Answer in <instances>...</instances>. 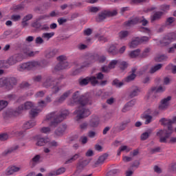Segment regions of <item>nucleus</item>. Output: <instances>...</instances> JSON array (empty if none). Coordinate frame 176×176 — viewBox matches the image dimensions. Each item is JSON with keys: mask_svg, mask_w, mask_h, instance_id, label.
I'll return each instance as SVG.
<instances>
[{"mask_svg": "<svg viewBox=\"0 0 176 176\" xmlns=\"http://www.w3.org/2000/svg\"><path fill=\"white\" fill-rule=\"evenodd\" d=\"M160 122L162 126H166L168 127V129L165 131V132L162 129L157 132V136L160 137V142L166 144V142H167V138H169L170 135H171L174 131L173 124V123H176V117H173L172 120L166 118H162L160 120Z\"/></svg>", "mask_w": 176, "mask_h": 176, "instance_id": "f257e3e1", "label": "nucleus"}, {"mask_svg": "<svg viewBox=\"0 0 176 176\" xmlns=\"http://www.w3.org/2000/svg\"><path fill=\"white\" fill-rule=\"evenodd\" d=\"M69 115L68 110H64L61 113L58 114L56 111L52 112L46 116L45 122H50V127H57L58 123H61L67 116Z\"/></svg>", "mask_w": 176, "mask_h": 176, "instance_id": "f03ea898", "label": "nucleus"}, {"mask_svg": "<svg viewBox=\"0 0 176 176\" xmlns=\"http://www.w3.org/2000/svg\"><path fill=\"white\" fill-rule=\"evenodd\" d=\"M49 65V62L46 60H32L25 63H21L17 67V69L20 72H23V71H31V69H34V68H45Z\"/></svg>", "mask_w": 176, "mask_h": 176, "instance_id": "7ed1b4c3", "label": "nucleus"}, {"mask_svg": "<svg viewBox=\"0 0 176 176\" xmlns=\"http://www.w3.org/2000/svg\"><path fill=\"white\" fill-rule=\"evenodd\" d=\"M64 79V76H60L59 78H54L52 76H48L45 81L43 83V86L46 89H49V87H52L53 93L56 94L57 92L61 90V86H60V83H61V80Z\"/></svg>", "mask_w": 176, "mask_h": 176, "instance_id": "20e7f679", "label": "nucleus"}, {"mask_svg": "<svg viewBox=\"0 0 176 176\" xmlns=\"http://www.w3.org/2000/svg\"><path fill=\"white\" fill-rule=\"evenodd\" d=\"M72 100L74 102L79 104L81 107H85V105L91 104V100L90 97L87 94L82 95L80 91H76L74 92L72 96Z\"/></svg>", "mask_w": 176, "mask_h": 176, "instance_id": "39448f33", "label": "nucleus"}, {"mask_svg": "<svg viewBox=\"0 0 176 176\" xmlns=\"http://www.w3.org/2000/svg\"><path fill=\"white\" fill-rule=\"evenodd\" d=\"M57 60L59 63L54 67L52 71L53 74H56L58 71L69 68V63L67 61V56L61 55L57 58Z\"/></svg>", "mask_w": 176, "mask_h": 176, "instance_id": "423d86ee", "label": "nucleus"}, {"mask_svg": "<svg viewBox=\"0 0 176 176\" xmlns=\"http://www.w3.org/2000/svg\"><path fill=\"white\" fill-rule=\"evenodd\" d=\"M17 85V80L14 77L0 78V87H6L7 90H12Z\"/></svg>", "mask_w": 176, "mask_h": 176, "instance_id": "0eeeda50", "label": "nucleus"}, {"mask_svg": "<svg viewBox=\"0 0 176 176\" xmlns=\"http://www.w3.org/2000/svg\"><path fill=\"white\" fill-rule=\"evenodd\" d=\"M74 115H77L76 117V120H80V119H85L91 115V111L90 109L84 107H78L77 110L74 112Z\"/></svg>", "mask_w": 176, "mask_h": 176, "instance_id": "6e6552de", "label": "nucleus"}, {"mask_svg": "<svg viewBox=\"0 0 176 176\" xmlns=\"http://www.w3.org/2000/svg\"><path fill=\"white\" fill-rule=\"evenodd\" d=\"M34 105V102L28 101L23 104L19 106L18 108H16V110L12 113V115H14V116H17V115L22 113L23 111H28V109H31Z\"/></svg>", "mask_w": 176, "mask_h": 176, "instance_id": "1a4fd4ad", "label": "nucleus"}, {"mask_svg": "<svg viewBox=\"0 0 176 176\" xmlns=\"http://www.w3.org/2000/svg\"><path fill=\"white\" fill-rule=\"evenodd\" d=\"M138 23H142V25L145 26L146 25V24H148V20L145 19H142L138 17H135L124 22V25L125 27H133V25H135V24H138Z\"/></svg>", "mask_w": 176, "mask_h": 176, "instance_id": "9d476101", "label": "nucleus"}, {"mask_svg": "<svg viewBox=\"0 0 176 176\" xmlns=\"http://www.w3.org/2000/svg\"><path fill=\"white\" fill-rule=\"evenodd\" d=\"M47 105V104L46 103V102L45 100L39 101L38 102V109H32L30 110V115L31 118L36 117L39 114V112H41V111H42V109L45 108V107H46Z\"/></svg>", "mask_w": 176, "mask_h": 176, "instance_id": "9b49d317", "label": "nucleus"}, {"mask_svg": "<svg viewBox=\"0 0 176 176\" xmlns=\"http://www.w3.org/2000/svg\"><path fill=\"white\" fill-rule=\"evenodd\" d=\"M118 14V12L116 10L113 11H108L105 10L99 14L98 20V21H102V20H105L107 17H109L111 16H116Z\"/></svg>", "mask_w": 176, "mask_h": 176, "instance_id": "f8f14e48", "label": "nucleus"}, {"mask_svg": "<svg viewBox=\"0 0 176 176\" xmlns=\"http://www.w3.org/2000/svg\"><path fill=\"white\" fill-rule=\"evenodd\" d=\"M166 90L165 87H163L162 86L159 87L157 88L156 87H151V90L148 91V95H147V98L149 100L153 96V93H163Z\"/></svg>", "mask_w": 176, "mask_h": 176, "instance_id": "ddd939ff", "label": "nucleus"}, {"mask_svg": "<svg viewBox=\"0 0 176 176\" xmlns=\"http://www.w3.org/2000/svg\"><path fill=\"white\" fill-rule=\"evenodd\" d=\"M90 127H98V124H100V118L97 116H91V119L89 121Z\"/></svg>", "mask_w": 176, "mask_h": 176, "instance_id": "4468645a", "label": "nucleus"}, {"mask_svg": "<svg viewBox=\"0 0 176 176\" xmlns=\"http://www.w3.org/2000/svg\"><path fill=\"white\" fill-rule=\"evenodd\" d=\"M72 93H74V91L72 89L66 91L65 93H63V95L60 96L59 98H58V100H56V102H59V104H62V102H64V101L67 100V98H68L69 96L72 94Z\"/></svg>", "mask_w": 176, "mask_h": 176, "instance_id": "2eb2a0df", "label": "nucleus"}, {"mask_svg": "<svg viewBox=\"0 0 176 176\" xmlns=\"http://www.w3.org/2000/svg\"><path fill=\"white\" fill-rule=\"evenodd\" d=\"M21 168L16 166H9L6 170V175H13L14 173H19Z\"/></svg>", "mask_w": 176, "mask_h": 176, "instance_id": "dca6fc26", "label": "nucleus"}, {"mask_svg": "<svg viewBox=\"0 0 176 176\" xmlns=\"http://www.w3.org/2000/svg\"><path fill=\"white\" fill-rule=\"evenodd\" d=\"M171 100V96H168L166 98L163 99L161 101V104L159 106V109H167L169 105V101Z\"/></svg>", "mask_w": 176, "mask_h": 176, "instance_id": "f3484780", "label": "nucleus"}, {"mask_svg": "<svg viewBox=\"0 0 176 176\" xmlns=\"http://www.w3.org/2000/svg\"><path fill=\"white\" fill-rule=\"evenodd\" d=\"M131 89L132 90L129 94V97H131V98H133V97H137V96H138L140 93H141V89L137 86L132 87Z\"/></svg>", "mask_w": 176, "mask_h": 176, "instance_id": "a211bd4d", "label": "nucleus"}, {"mask_svg": "<svg viewBox=\"0 0 176 176\" xmlns=\"http://www.w3.org/2000/svg\"><path fill=\"white\" fill-rule=\"evenodd\" d=\"M91 65V62L89 60L88 58H86L85 60L82 62V65L80 66V68L76 70V72H80L82 69L89 67Z\"/></svg>", "mask_w": 176, "mask_h": 176, "instance_id": "6ab92c4d", "label": "nucleus"}, {"mask_svg": "<svg viewBox=\"0 0 176 176\" xmlns=\"http://www.w3.org/2000/svg\"><path fill=\"white\" fill-rule=\"evenodd\" d=\"M137 67H133L132 73L125 78V82H131V80H134V79H135V77L137 76V75H135Z\"/></svg>", "mask_w": 176, "mask_h": 176, "instance_id": "aec40b11", "label": "nucleus"}, {"mask_svg": "<svg viewBox=\"0 0 176 176\" xmlns=\"http://www.w3.org/2000/svg\"><path fill=\"white\" fill-rule=\"evenodd\" d=\"M57 53H58V50L56 49H54L52 50H47L45 52V57L46 58H52V57H54Z\"/></svg>", "mask_w": 176, "mask_h": 176, "instance_id": "412c9836", "label": "nucleus"}, {"mask_svg": "<svg viewBox=\"0 0 176 176\" xmlns=\"http://www.w3.org/2000/svg\"><path fill=\"white\" fill-rule=\"evenodd\" d=\"M162 16H163V12H155L154 14L151 16V23H153L157 20H160V19H162Z\"/></svg>", "mask_w": 176, "mask_h": 176, "instance_id": "4be33fe9", "label": "nucleus"}, {"mask_svg": "<svg viewBox=\"0 0 176 176\" xmlns=\"http://www.w3.org/2000/svg\"><path fill=\"white\" fill-rule=\"evenodd\" d=\"M35 124H36V122H35V120H32L30 121L27 122L26 123H25L23 124V129H24V130H28L30 129H32V127H34V126H35Z\"/></svg>", "mask_w": 176, "mask_h": 176, "instance_id": "5701e85b", "label": "nucleus"}, {"mask_svg": "<svg viewBox=\"0 0 176 176\" xmlns=\"http://www.w3.org/2000/svg\"><path fill=\"white\" fill-rule=\"evenodd\" d=\"M88 58L89 63L91 64H93L94 63H96V61H98L99 55L98 54H93L87 57Z\"/></svg>", "mask_w": 176, "mask_h": 176, "instance_id": "b1692460", "label": "nucleus"}, {"mask_svg": "<svg viewBox=\"0 0 176 176\" xmlns=\"http://www.w3.org/2000/svg\"><path fill=\"white\" fill-rule=\"evenodd\" d=\"M32 17H34V15H32V14H28L25 15L23 18L22 25L23 27L28 25V23H27V21H30V20H32Z\"/></svg>", "mask_w": 176, "mask_h": 176, "instance_id": "393cba45", "label": "nucleus"}, {"mask_svg": "<svg viewBox=\"0 0 176 176\" xmlns=\"http://www.w3.org/2000/svg\"><path fill=\"white\" fill-rule=\"evenodd\" d=\"M6 61V65H8V68L12 65H14V64H17V61L16 60V58H14V56H10L8 60Z\"/></svg>", "mask_w": 176, "mask_h": 176, "instance_id": "a878e982", "label": "nucleus"}, {"mask_svg": "<svg viewBox=\"0 0 176 176\" xmlns=\"http://www.w3.org/2000/svg\"><path fill=\"white\" fill-rule=\"evenodd\" d=\"M141 43L140 42V37L135 38L134 40H133L129 46L131 49H134L138 46V45H140Z\"/></svg>", "mask_w": 176, "mask_h": 176, "instance_id": "bb28decb", "label": "nucleus"}, {"mask_svg": "<svg viewBox=\"0 0 176 176\" xmlns=\"http://www.w3.org/2000/svg\"><path fill=\"white\" fill-rule=\"evenodd\" d=\"M131 149L129 148L127 146H121L117 151L118 156H120L122 152H124V151L128 153L130 152Z\"/></svg>", "mask_w": 176, "mask_h": 176, "instance_id": "cd10ccee", "label": "nucleus"}, {"mask_svg": "<svg viewBox=\"0 0 176 176\" xmlns=\"http://www.w3.org/2000/svg\"><path fill=\"white\" fill-rule=\"evenodd\" d=\"M65 130H67V125H61L59 128L57 129L56 131H55V134H56V135H61V134H63Z\"/></svg>", "mask_w": 176, "mask_h": 176, "instance_id": "c85d7f7f", "label": "nucleus"}, {"mask_svg": "<svg viewBox=\"0 0 176 176\" xmlns=\"http://www.w3.org/2000/svg\"><path fill=\"white\" fill-rule=\"evenodd\" d=\"M47 139L48 138H39L37 140V142L36 143V145H37V146H43L45 145H47Z\"/></svg>", "mask_w": 176, "mask_h": 176, "instance_id": "c756f323", "label": "nucleus"}, {"mask_svg": "<svg viewBox=\"0 0 176 176\" xmlns=\"http://www.w3.org/2000/svg\"><path fill=\"white\" fill-rule=\"evenodd\" d=\"M142 118L143 119L145 120V124H149V123L152 122V120L153 119V117H152V116H149L148 114L146 113L143 114Z\"/></svg>", "mask_w": 176, "mask_h": 176, "instance_id": "7c9ffc66", "label": "nucleus"}, {"mask_svg": "<svg viewBox=\"0 0 176 176\" xmlns=\"http://www.w3.org/2000/svg\"><path fill=\"white\" fill-rule=\"evenodd\" d=\"M162 67H163V65L160 63L152 67L149 71L150 74H155L157 71L162 69Z\"/></svg>", "mask_w": 176, "mask_h": 176, "instance_id": "2f4dec72", "label": "nucleus"}, {"mask_svg": "<svg viewBox=\"0 0 176 176\" xmlns=\"http://www.w3.org/2000/svg\"><path fill=\"white\" fill-rule=\"evenodd\" d=\"M78 83L80 86H87L89 85V76L85 78H80L78 80Z\"/></svg>", "mask_w": 176, "mask_h": 176, "instance_id": "473e14b6", "label": "nucleus"}, {"mask_svg": "<svg viewBox=\"0 0 176 176\" xmlns=\"http://www.w3.org/2000/svg\"><path fill=\"white\" fill-rule=\"evenodd\" d=\"M54 36V32H45L42 34L43 39H45V41H49L51 38H53Z\"/></svg>", "mask_w": 176, "mask_h": 176, "instance_id": "72a5a7b5", "label": "nucleus"}, {"mask_svg": "<svg viewBox=\"0 0 176 176\" xmlns=\"http://www.w3.org/2000/svg\"><path fill=\"white\" fill-rule=\"evenodd\" d=\"M89 81L91 86L98 85V80H97V78L94 76H89Z\"/></svg>", "mask_w": 176, "mask_h": 176, "instance_id": "f704fd0d", "label": "nucleus"}, {"mask_svg": "<svg viewBox=\"0 0 176 176\" xmlns=\"http://www.w3.org/2000/svg\"><path fill=\"white\" fill-rule=\"evenodd\" d=\"M47 142V146L48 148H53V147H56L58 146V143L56 142L55 140L50 141V139L48 138Z\"/></svg>", "mask_w": 176, "mask_h": 176, "instance_id": "c9c22d12", "label": "nucleus"}, {"mask_svg": "<svg viewBox=\"0 0 176 176\" xmlns=\"http://www.w3.org/2000/svg\"><path fill=\"white\" fill-rule=\"evenodd\" d=\"M141 50L140 49L133 50L129 53V56L131 58H135V57H138L140 56V53Z\"/></svg>", "mask_w": 176, "mask_h": 176, "instance_id": "e433bc0d", "label": "nucleus"}, {"mask_svg": "<svg viewBox=\"0 0 176 176\" xmlns=\"http://www.w3.org/2000/svg\"><path fill=\"white\" fill-rule=\"evenodd\" d=\"M157 63H162V61H166L167 60V56L166 55H158L155 58Z\"/></svg>", "mask_w": 176, "mask_h": 176, "instance_id": "4c0bfd02", "label": "nucleus"}, {"mask_svg": "<svg viewBox=\"0 0 176 176\" xmlns=\"http://www.w3.org/2000/svg\"><path fill=\"white\" fill-rule=\"evenodd\" d=\"M118 36L120 39H124V38H127L129 36V31L122 30L119 32Z\"/></svg>", "mask_w": 176, "mask_h": 176, "instance_id": "58836bf2", "label": "nucleus"}, {"mask_svg": "<svg viewBox=\"0 0 176 176\" xmlns=\"http://www.w3.org/2000/svg\"><path fill=\"white\" fill-rule=\"evenodd\" d=\"M108 157L107 154H104L103 155H101L99 157L98 161H97V164H102L105 160H107V158Z\"/></svg>", "mask_w": 176, "mask_h": 176, "instance_id": "ea45409f", "label": "nucleus"}, {"mask_svg": "<svg viewBox=\"0 0 176 176\" xmlns=\"http://www.w3.org/2000/svg\"><path fill=\"white\" fill-rule=\"evenodd\" d=\"M168 36H171V34H169L168 36H165L163 40L161 41V43H164V45L165 46H166V45H168L170 43H171V40L173 38H168Z\"/></svg>", "mask_w": 176, "mask_h": 176, "instance_id": "a19ab883", "label": "nucleus"}, {"mask_svg": "<svg viewBox=\"0 0 176 176\" xmlns=\"http://www.w3.org/2000/svg\"><path fill=\"white\" fill-rule=\"evenodd\" d=\"M14 57L16 63H20V61H23V60L24 58V56L22 53L14 54Z\"/></svg>", "mask_w": 176, "mask_h": 176, "instance_id": "79ce46f5", "label": "nucleus"}, {"mask_svg": "<svg viewBox=\"0 0 176 176\" xmlns=\"http://www.w3.org/2000/svg\"><path fill=\"white\" fill-rule=\"evenodd\" d=\"M42 25V23L39 22V21L36 20L32 23V27L33 28H36V30H41V27Z\"/></svg>", "mask_w": 176, "mask_h": 176, "instance_id": "37998d69", "label": "nucleus"}, {"mask_svg": "<svg viewBox=\"0 0 176 176\" xmlns=\"http://www.w3.org/2000/svg\"><path fill=\"white\" fill-rule=\"evenodd\" d=\"M107 52L109 53H111V54H116V53H118V50L116 49V47L115 45H111L107 50Z\"/></svg>", "mask_w": 176, "mask_h": 176, "instance_id": "c03bdc74", "label": "nucleus"}, {"mask_svg": "<svg viewBox=\"0 0 176 176\" xmlns=\"http://www.w3.org/2000/svg\"><path fill=\"white\" fill-rule=\"evenodd\" d=\"M19 149V145H14L12 147L8 148L5 151V155H8V153H12V152H14V151H17Z\"/></svg>", "mask_w": 176, "mask_h": 176, "instance_id": "a18cd8bd", "label": "nucleus"}, {"mask_svg": "<svg viewBox=\"0 0 176 176\" xmlns=\"http://www.w3.org/2000/svg\"><path fill=\"white\" fill-rule=\"evenodd\" d=\"M120 63V60H113L110 62L109 64V69H112L116 67V64Z\"/></svg>", "mask_w": 176, "mask_h": 176, "instance_id": "49530a36", "label": "nucleus"}, {"mask_svg": "<svg viewBox=\"0 0 176 176\" xmlns=\"http://www.w3.org/2000/svg\"><path fill=\"white\" fill-rule=\"evenodd\" d=\"M17 98V96L14 94H10L6 96V100H9V101H14Z\"/></svg>", "mask_w": 176, "mask_h": 176, "instance_id": "de8ad7c7", "label": "nucleus"}, {"mask_svg": "<svg viewBox=\"0 0 176 176\" xmlns=\"http://www.w3.org/2000/svg\"><path fill=\"white\" fill-rule=\"evenodd\" d=\"M129 123H130V120L122 122L118 127L119 130H120L121 131H123V130L126 129V126H127V124H129Z\"/></svg>", "mask_w": 176, "mask_h": 176, "instance_id": "09e8293b", "label": "nucleus"}, {"mask_svg": "<svg viewBox=\"0 0 176 176\" xmlns=\"http://www.w3.org/2000/svg\"><path fill=\"white\" fill-rule=\"evenodd\" d=\"M9 104V102L7 100H0V111H2V109H4V108L6 107L7 105Z\"/></svg>", "mask_w": 176, "mask_h": 176, "instance_id": "8fccbe9b", "label": "nucleus"}, {"mask_svg": "<svg viewBox=\"0 0 176 176\" xmlns=\"http://www.w3.org/2000/svg\"><path fill=\"white\" fill-rule=\"evenodd\" d=\"M149 135H151V132H144L141 135V140L145 141L149 138Z\"/></svg>", "mask_w": 176, "mask_h": 176, "instance_id": "3c124183", "label": "nucleus"}, {"mask_svg": "<svg viewBox=\"0 0 176 176\" xmlns=\"http://www.w3.org/2000/svg\"><path fill=\"white\" fill-rule=\"evenodd\" d=\"M166 69L170 70L172 69L173 74H176V65H173V64H169L166 66Z\"/></svg>", "mask_w": 176, "mask_h": 176, "instance_id": "603ef678", "label": "nucleus"}, {"mask_svg": "<svg viewBox=\"0 0 176 176\" xmlns=\"http://www.w3.org/2000/svg\"><path fill=\"white\" fill-rule=\"evenodd\" d=\"M113 85L114 86H116V87H122V86H123L124 83L122 82H119V80H118V79H115L113 81Z\"/></svg>", "mask_w": 176, "mask_h": 176, "instance_id": "864d4df0", "label": "nucleus"}, {"mask_svg": "<svg viewBox=\"0 0 176 176\" xmlns=\"http://www.w3.org/2000/svg\"><path fill=\"white\" fill-rule=\"evenodd\" d=\"M140 31V32H144L145 34H148V35H151V30L148 28L141 27Z\"/></svg>", "mask_w": 176, "mask_h": 176, "instance_id": "5fc2aeb1", "label": "nucleus"}, {"mask_svg": "<svg viewBox=\"0 0 176 176\" xmlns=\"http://www.w3.org/2000/svg\"><path fill=\"white\" fill-rule=\"evenodd\" d=\"M45 41H43V38L41 37V36H38L36 38L35 40V43L36 45H42V43H43Z\"/></svg>", "mask_w": 176, "mask_h": 176, "instance_id": "6e6d98bb", "label": "nucleus"}, {"mask_svg": "<svg viewBox=\"0 0 176 176\" xmlns=\"http://www.w3.org/2000/svg\"><path fill=\"white\" fill-rule=\"evenodd\" d=\"M20 19H21V16L19 14H13L11 16V20H12V21H19Z\"/></svg>", "mask_w": 176, "mask_h": 176, "instance_id": "4d7b16f0", "label": "nucleus"}, {"mask_svg": "<svg viewBox=\"0 0 176 176\" xmlns=\"http://www.w3.org/2000/svg\"><path fill=\"white\" fill-rule=\"evenodd\" d=\"M9 138V135L7 133L0 134V141H6Z\"/></svg>", "mask_w": 176, "mask_h": 176, "instance_id": "13d9d810", "label": "nucleus"}, {"mask_svg": "<svg viewBox=\"0 0 176 176\" xmlns=\"http://www.w3.org/2000/svg\"><path fill=\"white\" fill-rule=\"evenodd\" d=\"M87 127H89V123L87 122H82L80 125V130L83 131V130H87Z\"/></svg>", "mask_w": 176, "mask_h": 176, "instance_id": "bf43d9fd", "label": "nucleus"}, {"mask_svg": "<svg viewBox=\"0 0 176 176\" xmlns=\"http://www.w3.org/2000/svg\"><path fill=\"white\" fill-rule=\"evenodd\" d=\"M65 167H61L56 170V175H61V174H64V172L65 171Z\"/></svg>", "mask_w": 176, "mask_h": 176, "instance_id": "052dcab7", "label": "nucleus"}, {"mask_svg": "<svg viewBox=\"0 0 176 176\" xmlns=\"http://www.w3.org/2000/svg\"><path fill=\"white\" fill-rule=\"evenodd\" d=\"M20 87L21 89H28V87H30V84L27 82H23L20 85Z\"/></svg>", "mask_w": 176, "mask_h": 176, "instance_id": "680f3d73", "label": "nucleus"}, {"mask_svg": "<svg viewBox=\"0 0 176 176\" xmlns=\"http://www.w3.org/2000/svg\"><path fill=\"white\" fill-rule=\"evenodd\" d=\"M149 41V37L148 36H142L141 38H139V42L140 43H144V42H148Z\"/></svg>", "mask_w": 176, "mask_h": 176, "instance_id": "e2e57ef3", "label": "nucleus"}, {"mask_svg": "<svg viewBox=\"0 0 176 176\" xmlns=\"http://www.w3.org/2000/svg\"><path fill=\"white\" fill-rule=\"evenodd\" d=\"M44 96H45V91H40L35 94L36 98H41L43 97Z\"/></svg>", "mask_w": 176, "mask_h": 176, "instance_id": "0e129e2a", "label": "nucleus"}, {"mask_svg": "<svg viewBox=\"0 0 176 176\" xmlns=\"http://www.w3.org/2000/svg\"><path fill=\"white\" fill-rule=\"evenodd\" d=\"M151 52V49L150 48H146L142 54V57H146V56H148V53Z\"/></svg>", "mask_w": 176, "mask_h": 176, "instance_id": "69168bd1", "label": "nucleus"}, {"mask_svg": "<svg viewBox=\"0 0 176 176\" xmlns=\"http://www.w3.org/2000/svg\"><path fill=\"white\" fill-rule=\"evenodd\" d=\"M120 65L122 69H126L128 65L126 62L122 61V62H120Z\"/></svg>", "mask_w": 176, "mask_h": 176, "instance_id": "338daca9", "label": "nucleus"}, {"mask_svg": "<svg viewBox=\"0 0 176 176\" xmlns=\"http://www.w3.org/2000/svg\"><path fill=\"white\" fill-rule=\"evenodd\" d=\"M33 80L34 82H41V80H42V76H35L34 77H33Z\"/></svg>", "mask_w": 176, "mask_h": 176, "instance_id": "774afa93", "label": "nucleus"}]
</instances>
